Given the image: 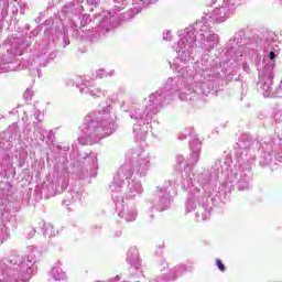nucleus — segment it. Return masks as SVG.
I'll return each mask as SVG.
<instances>
[{"mask_svg": "<svg viewBox=\"0 0 282 282\" xmlns=\"http://www.w3.org/2000/svg\"><path fill=\"white\" fill-rule=\"evenodd\" d=\"M216 265L220 270V272H226V265H224V263L219 259L216 260Z\"/></svg>", "mask_w": 282, "mask_h": 282, "instance_id": "1", "label": "nucleus"}, {"mask_svg": "<svg viewBox=\"0 0 282 282\" xmlns=\"http://www.w3.org/2000/svg\"><path fill=\"white\" fill-rule=\"evenodd\" d=\"M269 56L271 61H274V58H276V54L272 51L270 52Z\"/></svg>", "mask_w": 282, "mask_h": 282, "instance_id": "2", "label": "nucleus"}]
</instances>
